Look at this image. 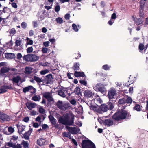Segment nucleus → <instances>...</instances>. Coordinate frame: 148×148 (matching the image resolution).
I'll return each instance as SVG.
<instances>
[{"label": "nucleus", "instance_id": "nucleus-55", "mask_svg": "<svg viewBox=\"0 0 148 148\" xmlns=\"http://www.w3.org/2000/svg\"><path fill=\"white\" fill-rule=\"evenodd\" d=\"M60 6L59 5H57L55 7V10L57 12L60 11Z\"/></svg>", "mask_w": 148, "mask_h": 148}, {"label": "nucleus", "instance_id": "nucleus-35", "mask_svg": "<svg viewBox=\"0 0 148 148\" xmlns=\"http://www.w3.org/2000/svg\"><path fill=\"white\" fill-rule=\"evenodd\" d=\"M21 144L23 146V148H29L28 143L26 141H22Z\"/></svg>", "mask_w": 148, "mask_h": 148}, {"label": "nucleus", "instance_id": "nucleus-26", "mask_svg": "<svg viewBox=\"0 0 148 148\" xmlns=\"http://www.w3.org/2000/svg\"><path fill=\"white\" fill-rule=\"evenodd\" d=\"M33 88H34L35 90V89L32 86H29L28 87L24 88L23 89V91L24 93H25L27 92L29 90H31Z\"/></svg>", "mask_w": 148, "mask_h": 148}, {"label": "nucleus", "instance_id": "nucleus-29", "mask_svg": "<svg viewBox=\"0 0 148 148\" xmlns=\"http://www.w3.org/2000/svg\"><path fill=\"white\" fill-rule=\"evenodd\" d=\"M21 79L20 76H17L16 77H14L13 78L12 81L13 82L18 84V83L19 81L21 80Z\"/></svg>", "mask_w": 148, "mask_h": 148}, {"label": "nucleus", "instance_id": "nucleus-39", "mask_svg": "<svg viewBox=\"0 0 148 148\" xmlns=\"http://www.w3.org/2000/svg\"><path fill=\"white\" fill-rule=\"evenodd\" d=\"M43 97L46 99L48 98L51 95L50 92H45L42 94Z\"/></svg>", "mask_w": 148, "mask_h": 148}, {"label": "nucleus", "instance_id": "nucleus-2", "mask_svg": "<svg viewBox=\"0 0 148 148\" xmlns=\"http://www.w3.org/2000/svg\"><path fill=\"white\" fill-rule=\"evenodd\" d=\"M70 116L67 113L65 114L62 117H60L58 120V122L64 125H72L74 123L75 119L74 115L73 114L71 115V119H69Z\"/></svg>", "mask_w": 148, "mask_h": 148}, {"label": "nucleus", "instance_id": "nucleus-13", "mask_svg": "<svg viewBox=\"0 0 148 148\" xmlns=\"http://www.w3.org/2000/svg\"><path fill=\"white\" fill-rule=\"evenodd\" d=\"M108 110V109L106 104H101L99 107V110L100 111V112H99V113H102V112H106Z\"/></svg>", "mask_w": 148, "mask_h": 148}, {"label": "nucleus", "instance_id": "nucleus-12", "mask_svg": "<svg viewBox=\"0 0 148 148\" xmlns=\"http://www.w3.org/2000/svg\"><path fill=\"white\" fill-rule=\"evenodd\" d=\"M102 123L105 126H110L113 125V123L112 119H107L102 121Z\"/></svg>", "mask_w": 148, "mask_h": 148}, {"label": "nucleus", "instance_id": "nucleus-47", "mask_svg": "<svg viewBox=\"0 0 148 148\" xmlns=\"http://www.w3.org/2000/svg\"><path fill=\"white\" fill-rule=\"evenodd\" d=\"M21 26L22 28L25 29L26 28L27 26V25L25 22H23L21 23Z\"/></svg>", "mask_w": 148, "mask_h": 148}, {"label": "nucleus", "instance_id": "nucleus-36", "mask_svg": "<svg viewBox=\"0 0 148 148\" xmlns=\"http://www.w3.org/2000/svg\"><path fill=\"white\" fill-rule=\"evenodd\" d=\"M58 95L63 97H66V95H65L64 92L61 90H59L58 91Z\"/></svg>", "mask_w": 148, "mask_h": 148}, {"label": "nucleus", "instance_id": "nucleus-53", "mask_svg": "<svg viewBox=\"0 0 148 148\" xmlns=\"http://www.w3.org/2000/svg\"><path fill=\"white\" fill-rule=\"evenodd\" d=\"M39 112L41 114H43L45 113V110L42 107H41L39 109Z\"/></svg>", "mask_w": 148, "mask_h": 148}, {"label": "nucleus", "instance_id": "nucleus-7", "mask_svg": "<svg viewBox=\"0 0 148 148\" xmlns=\"http://www.w3.org/2000/svg\"><path fill=\"white\" fill-rule=\"evenodd\" d=\"M52 75L51 74H49L46 75L42 79V82L46 84H52L53 82Z\"/></svg>", "mask_w": 148, "mask_h": 148}, {"label": "nucleus", "instance_id": "nucleus-8", "mask_svg": "<svg viewBox=\"0 0 148 148\" xmlns=\"http://www.w3.org/2000/svg\"><path fill=\"white\" fill-rule=\"evenodd\" d=\"M56 106L60 110H65L69 107V104L66 103H63V102L59 100L56 103Z\"/></svg>", "mask_w": 148, "mask_h": 148}, {"label": "nucleus", "instance_id": "nucleus-6", "mask_svg": "<svg viewBox=\"0 0 148 148\" xmlns=\"http://www.w3.org/2000/svg\"><path fill=\"white\" fill-rule=\"evenodd\" d=\"M94 89L96 91H99L101 93H105L106 91L104 86L101 83H98L94 87Z\"/></svg>", "mask_w": 148, "mask_h": 148}, {"label": "nucleus", "instance_id": "nucleus-49", "mask_svg": "<svg viewBox=\"0 0 148 148\" xmlns=\"http://www.w3.org/2000/svg\"><path fill=\"white\" fill-rule=\"evenodd\" d=\"M110 67V66H109V65L107 64H106L104 65L103 66L102 68L103 69H104L105 70H109Z\"/></svg>", "mask_w": 148, "mask_h": 148}, {"label": "nucleus", "instance_id": "nucleus-41", "mask_svg": "<svg viewBox=\"0 0 148 148\" xmlns=\"http://www.w3.org/2000/svg\"><path fill=\"white\" fill-rule=\"evenodd\" d=\"M43 117L44 119L45 118L43 115H40L39 116H38L36 118L35 120L36 121L38 122H40L41 120V117Z\"/></svg>", "mask_w": 148, "mask_h": 148}, {"label": "nucleus", "instance_id": "nucleus-20", "mask_svg": "<svg viewBox=\"0 0 148 148\" xmlns=\"http://www.w3.org/2000/svg\"><path fill=\"white\" fill-rule=\"evenodd\" d=\"M79 66L80 64L78 62H76L74 63V66L73 67V68L75 72V71H77L80 69Z\"/></svg>", "mask_w": 148, "mask_h": 148}, {"label": "nucleus", "instance_id": "nucleus-44", "mask_svg": "<svg viewBox=\"0 0 148 148\" xmlns=\"http://www.w3.org/2000/svg\"><path fill=\"white\" fill-rule=\"evenodd\" d=\"M133 82V81H132L128 80L127 82L124 83L123 85L124 86H126L128 87L130 86V85L132 84Z\"/></svg>", "mask_w": 148, "mask_h": 148}, {"label": "nucleus", "instance_id": "nucleus-48", "mask_svg": "<svg viewBox=\"0 0 148 148\" xmlns=\"http://www.w3.org/2000/svg\"><path fill=\"white\" fill-rule=\"evenodd\" d=\"M49 72V71L48 69H45L42 70L40 72V73L42 75H44L48 73Z\"/></svg>", "mask_w": 148, "mask_h": 148}, {"label": "nucleus", "instance_id": "nucleus-3", "mask_svg": "<svg viewBox=\"0 0 148 148\" xmlns=\"http://www.w3.org/2000/svg\"><path fill=\"white\" fill-rule=\"evenodd\" d=\"M116 91L114 88H111L108 91L107 97L108 98L110 101L115 102L116 100Z\"/></svg>", "mask_w": 148, "mask_h": 148}, {"label": "nucleus", "instance_id": "nucleus-42", "mask_svg": "<svg viewBox=\"0 0 148 148\" xmlns=\"http://www.w3.org/2000/svg\"><path fill=\"white\" fill-rule=\"evenodd\" d=\"M9 132V127H6L3 130V132L6 134H8Z\"/></svg>", "mask_w": 148, "mask_h": 148}, {"label": "nucleus", "instance_id": "nucleus-17", "mask_svg": "<svg viewBox=\"0 0 148 148\" xmlns=\"http://www.w3.org/2000/svg\"><path fill=\"white\" fill-rule=\"evenodd\" d=\"M112 103L110 102L107 103V104L106 105L107 106L108 110H112L114 108V103L115 102H114V101Z\"/></svg>", "mask_w": 148, "mask_h": 148}, {"label": "nucleus", "instance_id": "nucleus-63", "mask_svg": "<svg viewBox=\"0 0 148 148\" xmlns=\"http://www.w3.org/2000/svg\"><path fill=\"white\" fill-rule=\"evenodd\" d=\"M29 120V118L28 117H25L23 120V121L25 122H27Z\"/></svg>", "mask_w": 148, "mask_h": 148}, {"label": "nucleus", "instance_id": "nucleus-38", "mask_svg": "<svg viewBox=\"0 0 148 148\" xmlns=\"http://www.w3.org/2000/svg\"><path fill=\"white\" fill-rule=\"evenodd\" d=\"M34 80L38 83H40L42 82V79L38 77L34 76L33 77Z\"/></svg>", "mask_w": 148, "mask_h": 148}, {"label": "nucleus", "instance_id": "nucleus-19", "mask_svg": "<svg viewBox=\"0 0 148 148\" xmlns=\"http://www.w3.org/2000/svg\"><path fill=\"white\" fill-rule=\"evenodd\" d=\"M16 126L17 128L18 129V132L20 135L21 134H22V132L24 131L25 126L23 125L21 126H19L18 125H17Z\"/></svg>", "mask_w": 148, "mask_h": 148}, {"label": "nucleus", "instance_id": "nucleus-56", "mask_svg": "<svg viewBox=\"0 0 148 148\" xmlns=\"http://www.w3.org/2000/svg\"><path fill=\"white\" fill-rule=\"evenodd\" d=\"M48 50V48L46 47H43L42 49V51L43 53H47Z\"/></svg>", "mask_w": 148, "mask_h": 148}, {"label": "nucleus", "instance_id": "nucleus-11", "mask_svg": "<svg viewBox=\"0 0 148 148\" xmlns=\"http://www.w3.org/2000/svg\"><path fill=\"white\" fill-rule=\"evenodd\" d=\"M84 96L85 98H88L92 97L94 93L91 90H87L84 91Z\"/></svg>", "mask_w": 148, "mask_h": 148}, {"label": "nucleus", "instance_id": "nucleus-34", "mask_svg": "<svg viewBox=\"0 0 148 148\" xmlns=\"http://www.w3.org/2000/svg\"><path fill=\"white\" fill-rule=\"evenodd\" d=\"M139 15L140 17L143 18L144 15V9H141L140 8L139 9Z\"/></svg>", "mask_w": 148, "mask_h": 148}, {"label": "nucleus", "instance_id": "nucleus-51", "mask_svg": "<svg viewBox=\"0 0 148 148\" xmlns=\"http://www.w3.org/2000/svg\"><path fill=\"white\" fill-rule=\"evenodd\" d=\"M33 51V48L32 47H29L27 49V52L28 53L32 52Z\"/></svg>", "mask_w": 148, "mask_h": 148}, {"label": "nucleus", "instance_id": "nucleus-24", "mask_svg": "<svg viewBox=\"0 0 148 148\" xmlns=\"http://www.w3.org/2000/svg\"><path fill=\"white\" fill-rule=\"evenodd\" d=\"M32 69L30 67H26L25 68V71L24 73L26 74H30L32 72Z\"/></svg>", "mask_w": 148, "mask_h": 148}, {"label": "nucleus", "instance_id": "nucleus-21", "mask_svg": "<svg viewBox=\"0 0 148 148\" xmlns=\"http://www.w3.org/2000/svg\"><path fill=\"white\" fill-rule=\"evenodd\" d=\"M99 106H97L95 105H91L90 106V108L91 110H93L97 112L98 113L100 112V111L99 110Z\"/></svg>", "mask_w": 148, "mask_h": 148}, {"label": "nucleus", "instance_id": "nucleus-18", "mask_svg": "<svg viewBox=\"0 0 148 148\" xmlns=\"http://www.w3.org/2000/svg\"><path fill=\"white\" fill-rule=\"evenodd\" d=\"M8 116L6 114L0 112V119L3 121H6L7 120Z\"/></svg>", "mask_w": 148, "mask_h": 148}, {"label": "nucleus", "instance_id": "nucleus-61", "mask_svg": "<svg viewBox=\"0 0 148 148\" xmlns=\"http://www.w3.org/2000/svg\"><path fill=\"white\" fill-rule=\"evenodd\" d=\"M33 40L30 39L29 41H27L26 44L27 45H32L33 44Z\"/></svg>", "mask_w": 148, "mask_h": 148}, {"label": "nucleus", "instance_id": "nucleus-1", "mask_svg": "<svg viewBox=\"0 0 148 148\" xmlns=\"http://www.w3.org/2000/svg\"><path fill=\"white\" fill-rule=\"evenodd\" d=\"M132 102V98L128 96L127 98L124 97L119 100L118 109L112 117L114 121L119 123L125 119H130L131 115L130 114L124 109L127 106V104H131Z\"/></svg>", "mask_w": 148, "mask_h": 148}, {"label": "nucleus", "instance_id": "nucleus-37", "mask_svg": "<svg viewBox=\"0 0 148 148\" xmlns=\"http://www.w3.org/2000/svg\"><path fill=\"white\" fill-rule=\"evenodd\" d=\"M40 99V96H39L38 97L37 96H35L32 97V100L34 101H39Z\"/></svg>", "mask_w": 148, "mask_h": 148}, {"label": "nucleus", "instance_id": "nucleus-64", "mask_svg": "<svg viewBox=\"0 0 148 148\" xmlns=\"http://www.w3.org/2000/svg\"><path fill=\"white\" fill-rule=\"evenodd\" d=\"M70 102L73 105H75L76 104V101L74 99H72L70 101Z\"/></svg>", "mask_w": 148, "mask_h": 148}, {"label": "nucleus", "instance_id": "nucleus-30", "mask_svg": "<svg viewBox=\"0 0 148 148\" xmlns=\"http://www.w3.org/2000/svg\"><path fill=\"white\" fill-rule=\"evenodd\" d=\"M80 88L79 87H77L75 89L74 92L77 95H81V94L80 92Z\"/></svg>", "mask_w": 148, "mask_h": 148}, {"label": "nucleus", "instance_id": "nucleus-23", "mask_svg": "<svg viewBox=\"0 0 148 148\" xmlns=\"http://www.w3.org/2000/svg\"><path fill=\"white\" fill-rule=\"evenodd\" d=\"M31 135L30 131H27L25 132L23 135V138H24L26 140H29V136Z\"/></svg>", "mask_w": 148, "mask_h": 148}, {"label": "nucleus", "instance_id": "nucleus-27", "mask_svg": "<svg viewBox=\"0 0 148 148\" xmlns=\"http://www.w3.org/2000/svg\"><path fill=\"white\" fill-rule=\"evenodd\" d=\"M9 70V68L6 67H3L1 69L0 72L1 74H3L8 72Z\"/></svg>", "mask_w": 148, "mask_h": 148}, {"label": "nucleus", "instance_id": "nucleus-62", "mask_svg": "<svg viewBox=\"0 0 148 148\" xmlns=\"http://www.w3.org/2000/svg\"><path fill=\"white\" fill-rule=\"evenodd\" d=\"M11 5L12 7L15 8H17V5L14 2H12L11 3Z\"/></svg>", "mask_w": 148, "mask_h": 148}, {"label": "nucleus", "instance_id": "nucleus-22", "mask_svg": "<svg viewBox=\"0 0 148 148\" xmlns=\"http://www.w3.org/2000/svg\"><path fill=\"white\" fill-rule=\"evenodd\" d=\"M21 145V144H17L16 145V143H14V144L10 143V147H12L13 148H22Z\"/></svg>", "mask_w": 148, "mask_h": 148}, {"label": "nucleus", "instance_id": "nucleus-33", "mask_svg": "<svg viewBox=\"0 0 148 148\" xmlns=\"http://www.w3.org/2000/svg\"><path fill=\"white\" fill-rule=\"evenodd\" d=\"M133 109L138 111H140L141 110L140 106L138 104H136L135 106L133 107Z\"/></svg>", "mask_w": 148, "mask_h": 148}, {"label": "nucleus", "instance_id": "nucleus-50", "mask_svg": "<svg viewBox=\"0 0 148 148\" xmlns=\"http://www.w3.org/2000/svg\"><path fill=\"white\" fill-rule=\"evenodd\" d=\"M72 27L73 29L75 32H77L78 31V29L77 28V27L76 24H73L72 25Z\"/></svg>", "mask_w": 148, "mask_h": 148}, {"label": "nucleus", "instance_id": "nucleus-31", "mask_svg": "<svg viewBox=\"0 0 148 148\" xmlns=\"http://www.w3.org/2000/svg\"><path fill=\"white\" fill-rule=\"evenodd\" d=\"M86 77H85L84 79V80H80L79 81V83L82 85H83L84 86H86L87 84V82L86 81Z\"/></svg>", "mask_w": 148, "mask_h": 148}, {"label": "nucleus", "instance_id": "nucleus-5", "mask_svg": "<svg viewBox=\"0 0 148 148\" xmlns=\"http://www.w3.org/2000/svg\"><path fill=\"white\" fill-rule=\"evenodd\" d=\"M39 58L36 55L33 54H29L25 55L23 57V59L25 61H36L38 60Z\"/></svg>", "mask_w": 148, "mask_h": 148}, {"label": "nucleus", "instance_id": "nucleus-60", "mask_svg": "<svg viewBox=\"0 0 148 148\" xmlns=\"http://www.w3.org/2000/svg\"><path fill=\"white\" fill-rule=\"evenodd\" d=\"M116 18V16L115 13H114L111 15V19H115Z\"/></svg>", "mask_w": 148, "mask_h": 148}, {"label": "nucleus", "instance_id": "nucleus-10", "mask_svg": "<svg viewBox=\"0 0 148 148\" xmlns=\"http://www.w3.org/2000/svg\"><path fill=\"white\" fill-rule=\"evenodd\" d=\"M66 128L68 129L69 131L71 133L75 134L78 133L80 131L79 128L75 127H70L68 126H66Z\"/></svg>", "mask_w": 148, "mask_h": 148}, {"label": "nucleus", "instance_id": "nucleus-4", "mask_svg": "<svg viewBox=\"0 0 148 148\" xmlns=\"http://www.w3.org/2000/svg\"><path fill=\"white\" fill-rule=\"evenodd\" d=\"M81 145L82 148H96L94 143L89 139L83 140Z\"/></svg>", "mask_w": 148, "mask_h": 148}, {"label": "nucleus", "instance_id": "nucleus-59", "mask_svg": "<svg viewBox=\"0 0 148 148\" xmlns=\"http://www.w3.org/2000/svg\"><path fill=\"white\" fill-rule=\"evenodd\" d=\"M33 25L34 28L38 26V24L36 21H33Z\"/></svg>", "mask_w": 148, "mask_h": 148}, {"label": "nucleus", "instance_id": "nucleus-25", "mask_svg": "<svg viewBox=\"0 0 148 148\" xmlns=\"http://www.w3.org/2000/svg\"><path fill=\"white\" fill-rule=\"evenodd\" d=\"M62 90L63 92H66V93H67L68 94V95L69 96H70L71 95V94L72 93V92H71V93L68 92L69 90L70 91H71V88H70L69 87H67L66 88H64L62 89Z\"/></svg>", "mask_w": 148, "mask_h": 148}, {"label": "nucleus", "instance_id": "nucleus-45", "mask_svg": "<svg viewBox=\"0 0 148 148\" xmlns=\"http://www.w3.org/2000/svg\"><path fill=\"white\" fill-rule=\"evenodd\" d=\"M139 3L140 4V8L141 9H144L145 3L144 1H143V0H140V1L139 2Z\"/></svg>", "mask_w": 148, "mask_h": 148}, {"label": "nucleus", "instance_id": "nucleus-54", "mask_svg": "<svg viewBox=\"0 0 148 148\" xmlns=\"http://www.w3.org/2000/svg\"><path fill=\"white\" fill-rule=\"evenodd\" d=\"M144 46L143 44H142L140 43L139 45V49L141 50L142 51L144 49Z\"/></svg>", "mask_w": 148, "mask_h": 148}, {"label": "nucleus", "instance_id": "nucleus-15", "mask_svg": "<svg viewBox=\"0 0 148 148\" xmlns=\"http://www.w3.org/2000/svg\"><path fill=\"white\" fill-rule=\"evenodd\" d=\"M74 75L76 77H86V75L83 72H78L76 71L75 72Z\"/></svg>", "mask_w": 148, "mask_h": 148}, {"label": "nucleus", "instance_id": "nucleus-28", "mask_svg": "<svg viewBox=\"0 0 148 148\" xmlns=\"http://www.w3.org/2000/svg\"><path fill=\"white\" fill-rule=\"evenodd\" d=\"M11 140H10V143H12L14 144L16 141L18 137V136H16L15 135H13L11 136Z\"/></svg>", "mask_w": 148, "mask_h": 148}, {"label": "nucleus", "instance_id": "nucleus-16", "mask_svg": "<svg viewBox=\"0 0 148 148\" xmlns=\"http://www.w3.org/2000/svg\"><path fill=\"white\" fill-rule=\"evenodd\" d=\"M46 140L43 138H40L37 140V144L39 146H42L45 145Z\"/></svg>", "mask_w": 148, "mask_h": 148}, {"label": "nucleus", "instance_id": "nucleus-32", "mask_svg": "<svg viewBox=\"0 0 148 148\" xmlns=\"http://www.w3.org/2000/svg\"><path fill=\"white\" fill-rule=\"evenodd\" d=\"M15 45L17 46H19L20 47H21L22 45V41L19 39L16 40L15 41Z\"/></svg>", "mask_w": 148, "mask_h": 148}, {"label": "nucleus", "instance_id": "nucleus-43", "mask_svg": "<svg viewBox=\"0 0 148 148\" xmlns=\"http://www.w3.org/2000/svg\"><path fill=\"white\" fill-rule=\"evenodd\" d=\"M16 33V31L14 28H12L10 32V35L11 36L14 35Z\"/></svg>", "mask_w": 148, "mask_h": 148}, {"label": "nucleus", "instance_id": "nucleus-40", "mask_svg": "<svg viewBox=\"0 0 148 148\" xmlns=\"http://www.w3.org/2000/svg\"><path fill=\"white\" fill-rule=\"evenodd\" d=\"M8 88L5 87H3L0 88V93L5 92Z\"/></svg>", "mask_w": 148, "mask_h": 148}, {"label": "nucleus", "instance_id": "nucleus-9", "mask_svg": "<svg viewBox=\"0 0 148 148\" xmlns=\"http://www.w3.org/2000/svg\"><path fill=\"white\" fill-rule=\"evenodd\" d=\"M48 118L51 124L54 125V127L57 128H58L59 125L58 123H56V120L54 117L52 115H50L48 116Z\"/></svg>", "mask_w": 148, "mask_h": 148}, {"label": "nucleus", "instance_id": "nucleus-58", "mask_svg": "<svg viewBox=\"0 0 148 148\" xmlns=\"http://www.w3.org/2000/svg\"><path fill=\"white\" fill-rule=\"evenodd\" d=\"M15 55L12 53H10V59H14L15 58Z\"/></svg>", "mask_w": 148, "mask_h": 148}, {"label": "nucleus", "instance_id": "nucleus-14", "mask_svg": "<svg viewBox=\"0 0 148 148\" xmlns=\"http://www.w3.org/2000/svg\"><path fill=\"white\" fill-rule=\"evenodd\" d=\"M26 105L27 108L30 110H32L33 108H34L37 106V104L36 103H33L27 102L26 103Z\"/></svg>", "mask_w": 148, "mask_h": 148}, {"label": "nucleus", "instance_id": "nucleus-46", "mask_svg": "<svg viewBox=\"0 0 148 148\" xmlns=\"http://www.w3.org/2000/svg\"><path fill=\"white\" fill-rule=\"evenodd\" d=\"M56 20L57 23L59 24H61L63 23V19L60 17L57 18Z\"/></svg>", "mask_w": 148, "mask_h": 148}, {"label": "nucleus", "instance_id": "nucleus-52", "mask_svg": "<svg viewBox=\"0 0 148 148\" xmlns=\"http://www.w3.org/2000/svg\"><path fill=\"white\" fill-rule=\"evenodd\" d=\"M142 23L143 21L142 20L139 18L136 21V25H138L142 24Z\"/></svg>", "mask_w": 148, "mask_h": 148}, {"label": "nucleus", "instance_id": "nucleus-57", "mask_svg": "<svg viewBox=\"0 0 148 148\" xmlns=\"http://www.w3.org/2000/svg\"><path fill=\"white\" fill-rule=\"evenodd\" d=\"M70 133L66 132H64L62 133V135L63 137H67Z\"/></svg>", "mask_w": 148, "mask_h": 148}]
</instances>
